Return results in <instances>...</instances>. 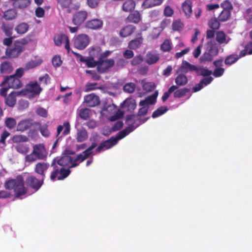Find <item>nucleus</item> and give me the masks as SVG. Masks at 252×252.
<instances>
[{"label":"nucleus","mask_w":252,"mask_h":252,"mask_svg":"<svg viewBox=\"0 0 252 252\" xmlns=\"http://www.w3.org/2000/svg\"><path fill=\"white\" fill-rule=\"evenodd\" d=\"M50 167L49 163L45 162H39L37 163L34 167V171L40 175L41 178L44 180L45 178V171Z\"/></svg>","instance_id":"18"},{"label":"nucleus","mask_w":252,"mask_h":252,"mask_svg":"<svg viewBox=\"0 0 252 252\" xmlns=\"http://www.w3.org/2000/svg\"><path fill=\"white\" fill-rule=\"evenodd\" d=\"M136 27L132 25L125 26L120 31L119 35L123 37H126L131 35L135 31Z\"/></svg>","instance_id":"27"},{"label":"nucleus","mask_w":252,"mask_h":252,"mask_svg":"<svg viewBox=\"0 0 252 252\" xmlns=\"http://www.w3.org/2000/svg\"><path fill=\"white\" fill-rule=\"evenodd\" d=\"M88 15V13L86 11L76 12L73 15L72 22L74 25L79 26L86 21Z\"/></svg>","instance_id":"12"},{"label":"nucleus","mask_w":252,"mask_h":252,"mask_svg":"<svg viewBox=\"0 0 252 252\" xmlns=\"http://www.w3.org/2000/svg\"><path fill=\"white\" fill-rule=\"evenodd\" d=\"M135 85L133 83L126 84L124 86V91L128 93H132L135 91Z\"/></svg>","instance_id":"55"},{"label":"nucleus","mask_w":252,"mask_h":252,"mask_svg":"<svg viewBox=\"0 0 252 252\" xmlns=\"http://www.w3.org/2000/svg\"><path fill=\"white\" fill-rule=\"evenodd\" d=\"M51 166L53 167V171L50 174V179L52 181H56V179L58 180H63L67 177L71 173L70 168H65L64 167L59 168L54 162H52Z\"/></svg>","instance_id":"3"},{"label":"nucleus","mask_w":252,"mask_h":252,"mask_svg":"<svg viewBox=\"0 0 252 252\" xmlns=\"http://www.w3.org/2000/svg\"><path fill=\"white\" fill-rule=\"evenodd\" d=\"M24 74V68L20 67L17 69L14 74L6 76L4 80L0 83V86L7 85L8 88L13 89L21 88L23 84L20 79Z\"/></svg>","instance_id":"2"},{"label":"nucleus","mask_w":252,"mask_h":252,"mask_svg":"<svg viewBox=\"0 0 252 252\" xmlns=\"http://www.w3.org/2000/svg\"><path fill=\"white\" fill-rule=\"evenodd\" d=\"M159 60L158 54L149 52L145 57V61L149 65H152L157 63Z\"/></svg>","instance_id":"26"},{"label":"nucleus","mask_w":252,"mask_h":252,"mask_svg":"<svg viewBox=\"0 0 252 252\" xmlns=\"http://www.w3.org/2000/svg\"><path fill=\"white\" fill-rule=\"evenodd\" d=\"M213 56L211 53L205 52L200 57V60L201 63H205L210 62L213 60Z\"/></svg>","instance_id":"49"},{"label":"nucleus","mask_w":252,"mask_h":252,"mask_svg":"<svg viewBox=\"0 0 252 252\" xmlns=\"http://www.w3.org/2000/svg\"><path fill=\"white\" fill-rule=\"evenodd\" d=\"M177 89H178V87L172 85L168 89L167 92H165L162 96V101H165L169 96L170 94L174 92L175 91H176Z\"/></svg>","instance_id":"54"},{"label":"nucleus","mask_w":252,"mask_h":252,"mask_svg":"<svg viewBox=\"0 0 252 252\" xmlns=\"http://www.w3.org/2000/svg\"><path fill=\"white\" fill-rule=\"evenodd\" d=\"M29 25L26 23H22L16 26L15 30L20 34H23L27 32L29 30Z\"/></svg>","instance_id":"39"},{"label":"nucleus","mask_w":252,"mask_h":252,"mask_svg":"<svg viewBox=\"0 0 252 252\" xmlns=\"http://www.w3.org/2000/svg\"><path fill=\"white\" fill-rule=\"evenodd\" d=\"M190 90L187 88L177 89L174 93V96L176 98H181L185 96L187 93H189Z\"/></svg>","instance_id":"45"},{"label":"nucleus","mask_w":252,"mask_h":252,"mask_svg":"<svg viewBox=\"0 0 252 252\" xmlns=\"http://www.w3.org/2000/svg\"><path fill=\"white\" fill-rule=\"evenodd\" d=\"M54 41L55 44L57 46H61L63 42H65L64 48L67 51V53L70 52V44L68 37L65 34L61 33L54 36Z\"/></svg>","instance_id":"10"},{"label":"nucleus","mask_w":252,"mask_h":252,"mask_svg":"<svg viewBox=\"0 0 252 252\" xmlns=\"http://www.w3.org/2000/svg\"><path fill=\"white\" fill-rule=\"evenodd\" d=\"M33 125L32 120L30 119H26L20 121L16 126V130L20 132H24L30 129Z\"/></svg>","instance_id":"20"},{"label":"nucleus","mask_w":252,"mask_h":252,"mask_svg":"<svg viewBox=\"0 0 252 252\" xmlns=\"http://www.w3.org/2000/svg\"><path fill=\"white\" fill-rule=\"evenodd\" d=\"M58 4L63 9H66L68 12H70V7L72 4V0H57Z\"/></svg>","instance_id":"43"},{"label":"nucleus","mask_w":252,"mask_h":252,"mask_svg":"<svg viewBox=\"0 0 252 252\" xmlns=\"http://www.w3.org/2000/svg\"><path fill=\"white\" fill-rule=\"evenodd\" d=\"M226 37V34L223 31H219L216 33V41L220 44L228 43V40H227Z\"/></svg>","instance_id":"36"},{"label":"nucleus","mask_w":252,"mask_h":252,"mask_svg":"<svg viewBox=\"0 0 252 252\" xmlns=\"http://www.w3.org/2000/svg\"><path fill=\"white\" fill-rule=\"evenodd\" d=\"M17 14L16 10L15 9L11 8L3 13V17L7 21L12 20L16 17Z\"/></svg>","instance_id":"35"},{"label":"nucleus","mask_w":252,"mask_h":252,"mask_svg":"<svg viewBox=\"0 0 252 252\" xmlns=\"http://www.w3.org/2000/svg\"><path fill=\"white\" fill-rule=\"evenodd\" d=\"M135 127L133 124L132 123L131 125H129L127 127L118 133L116 137H113V139L116 140L117 143L119 140L122 139L126 137L129 133L133 131Z\"/></svg>","instance_id":"25"},{"label":"nucleus","mask_w":252,"mask_h":252,"mask_svg":"<svg viewBox=\"0 0 252 252\" xmlns=\"http://www.w3.org/2000/svg\"><path fill=\"white\" fill-rule=\"evenodd\" d=\"M103 21L99 19H94L85 23V27L92 30H97L102 28Z\"/></svg>","instance_id":"22"},{"label":"nucleus","mask_w":252,"mask_h":252,"mask_svg":"<svg viewBox=\"0 0 252 252\" xmlns=\"http://www.w3.org/2000/svg\"><path fill=\"white\" fill-rule=\"evenodd\" d=\"M19 92H12L5 97V102L9 107H13L16 102V96L20 94Z\"/></svg>","instance_id":"30"},{"label":"nucleus","mask_w":252,"mask_h":252,"mask_svg":"<svg viewBox=\"0 0 252 252\" xmlns=\"http://www.w3.org/2000/svg\"><path fill=\"white\" fill-rule=\"evenodd\" d=\"M13 70L12 63L9 61H4L0 64V73L2 74H10Z\"/></svg>","instance_id":"23"},{"label":"nucleus","mask_w":252,"mask_h":252,"mask_svg":"<svg viewBox=\"0 0 252 252\" xmlns=\"http://www.w3.org/2000/svg\"><path fill=\"white\" fill-rule=\"evenodd\" d=\"M4 124L9 129H13L15 127L17 126V123L16 120L12 117L6 118L4 121Z\"/></svg>","instance_id":"42"},{"label":"nucleus","mask_w":252,"mask_h":252,"mask_svg":"<svg viewBox=\"0 0 252 252\" xmlns=\"http://www.w3.org/2000/svg\"><path fill=\"white\" fill-rule=\"evenodd\" d=\"M172 29L174 31H180L183 27V24L180 20H176L172 23Z\"/></svg>","instance_id":"58"},{"label":"nucleus","mask_w":252,"mask_h":252,"mask_svg":"<svg viewBox=\"0 0 252 252\" xmlns=\"http://www.w3.org/2000/svg\"><path fill=\"white\" fill-rule=\"evenodd\" d=\"M197 68V66L191 64L186 61H183L180 68L177 70L176 73L183 72L186 73L189 71H195L196 72Z\"/></svg>","instance_id":"19"},{"label":"nucleus","mask_w":252,"mask_h":252,"mask_svg":"<svg viewBox=\"0 0 252 252\" xmlns=\"http://www.w3.org/2000/svg\"><path fill=\"white\" fill-rule=\"evenodd\" d=\"M84 99V103L90 107H95L100 103L99 97L93 93L85 95Z\"/></svg>","instance_id":"13"},{"label":"nucleus","mask_w":252,"mask_h":252,"mask_svg":"<svg viewBox=\"0 0 252 252\" xmlns=\"http://www.w3.org/2000/svg\"><path fill=\"white\" fill-rule=\"evenodd\" d=\"M175 79V82L176 84V86L182 87L185 86L188 82V79L186 75L183 72H179Z\"/></svg>","instance_id":"29"},{"label":"nucleus","mask_w":252,"mask_h":252,"mask_svg":"<svg viewBox=\"0 0 252 252\" xmlns=\"http://www.w3.org/2000/svg\"><path fill=\"white\" fill-rule=\"evenodd\" d=\"M92 149L88 147L86 150L84 151L82 153L78 154L75 157V163L72 165V167H76L78 166L80 163L84 161L86 159L88 158L92 154Z\"/></svg>","instance_id":"16"},{"label":"nucleus","mask_w":252,"mask_h":252,"mask_svg":"<svg viewBox=\"0 0 252 252\" xmlns=\"http://www.w3.org/2000/svg\"><path fill=\"white\" fill-rule=\"evenodd\" d=\"M163 0H145L143 3L145 8H148L155 6L160 5Z\"/></svg>","instance_id":"40"},{"label":"nucleus","mask_w":252,"mask_h":252,"mask_svg":"<svg viewBox=\"0 0 252 252\" xmlns=\"http://www.w3.org/2000/svg\"><path fill=\"white\" fill-rule=\"evenodd\" d=\"M142 20V15L140 12L137 10L131 12L126 19V23L138 24Z\"/></svg>","instance_id":"21"},{"label":"nucleus","mask_w":252,"mask_h":252,"mask_svg":"<svg viewBox=\"0 0 252 252\" xmlns=\"http://www.w3.org/2000/svg\"><path fill=\"white\" fill-rule=\"evenodd\" d=\"M182 10L187 17L192 14V2L190 0H186L182 4Z\"/></svg>","instance_id":"32"},{"label":"nucleus","mask_w":252,"mask_h":252,"mask_svg":"<svg viewBox=\"0 0 252 252\" xmlns=\"http://www.w3.org/2000/svg\"><path fill=\"white\" fill-rule=\"evenodd\" d=\"M74 161L75 158L64 153L60 158H54L52 162H55L56 165L62 167L67 166L68 168H74L75 167H72V165L75 163Z\"/></svg>","instance_id":"4"},{"label":"nucleus","mask_w":252,"mask_h":252,"mask_svg":"<svg viewBox=\"0 0 252 252\" xmlns=\"http://www.w3.org/2000/svg\"><path fill=\"white\" fill-rule=\"evenodd\" d=\"M143 38L142 37L141 33H138L136 37L130 41L128 43V47L132 50L138 48L143 42Z\"/></svg>","instance_id":"24"},{"label":"nucleus","mask_w":252,"mask_h":252,"mask_svg":"<svg viewBox=\"0 0 252 252\" xmlns=\"http://www.w3.org/2000/svg\"><path fill=\"white\" fill-rule=\"evenodd\" d=\"M39 64L36 61H31L25 64V68L26 69L29 70L38 66Z\"/></svg>","instance_id":"63"},{"label":"nucleus","mask_w":252,"mask_h":252,"mask_svg":"<svg viewBox=\"0 0 252 252\" xmlns=\"http://www.w3.org/2000/svg\"><path fill=\"white\" fill-rule=\"evenodd\" d=\"M72 53L81 62L85 63L88 67H94L96 66H98V61L94 60V58L91 57L85 58L81 54L72 51Z\"/></svg>","instance_id":"15"},{"label":"nucleus","mask_w":252,"mask_h":252,"mask_svg":"<svg viewBox=\"0 0 252 252\" xmlns=\"http://www.w3.org/2000/svg\"><path fill=\"white\" fill-rule=\"evenodd\" d=\"M40 132L42 136L48 137L50 135V132L48 129V126L46 125L40 126L39 127Z\"/></svg>","instance_id":"57"},{"label":"nucleus","mask_w":252,"mask_h":252,"mask_svg":"<svg viewBox=\"0 0 252 252\" xmlns=\"http://www.w3.org/2000/svg\"><path fill=\"white\" fill-rule=\"evenodd\" d=\"M24 50L25 48L21 47L15 42L12 46L7 48L5 54L9 58H15L19 56Z\"/></svg>","instance_id":"8"},{"label":"nucleus","mask_w":252,"mask_h":252,"mask_svg":"<svg viewBox=\"0 0 252 252\" xmlns=\"http://www.w3.org/2000/svg\"><path fill=\"white\" fill-rule=\"evenodd\" d=\"M224 71V68L222 67H216L212 74L215 77H219L223 74Z\"/></svg>","instance_id":"60"},{"label":"nucleus","mask_w":252,"mask_h":252,"mask_svg":"<svg viewBox=\"0 0 252 252\" xmlns=\"http://www.w3.org/2000/svg\"><path fill=\"white\" fill-rule=\"evenodd\" d=\"M50 76L47 74H45L43 76H41L39 78V82L41 84L44 85H47L50 81Z\"/></svg>","instance_id":"61"},{"label":"nucleus","mask_w":252,"mask_h":252,"mask_svg":"<svg viewBox=\"0 0 252 252\" xmlns=\"http://www.w3.org/2000/svg\"><path fill=\"white\" fill-rule=\"evenodd\" d=\"M1 29L5 35L10 36L12 34V28L4 23L2 24Z\"/></svg>","instance_id":"56"},{"label":"nucleus","mask_w":252,"mask_h":252,"mask_svg":"<svg viewBox=\"0 0 252 252\" xmlns=\"http://www.w3.org/2000/svg\"><path fill=\"white\" fill-rule=\"evenodd\" d=\"M28 140V137L23 135H15L12 138V141L16 143L27 142Z\"/></svg>","instance_id":"51"},{"label":"nucleus","mask_w":252,"mask_h":252,"mask_svg":"<svg viewBox=\"0 0 252 252\" xmlns=\"http://www.w3.org/2000/svg\"><path fill=\"white\" fill-rule=\"evenodd\" d=\"M101 49L99 46L92 47L89 52L90 56L93 58L99 57Z\"/></svg>","instance_id":"47"},{"label":"nucleus","mask_w":252,"mask_h":252,"mask_svg":"<svg viewBox=\"0 0 252 252\" xmlns=\"http://www.w3.org/2000/svg\"><path fill=\"white\" fill-rule=\"evenodd\" d=\"M239 59V57L237 54H231L227 56L224 61V63L225 65H231L236 63Z\"/></svg>","instance_id":"37"},{"label":"nucleus","mask_w":252,"mask_h":252,"mask_svg":"<svg viewBox=\"0 0 252 252\" xmlns=\"http://www.w3.org/2000/svg\"><path fill=\"white\" fill-rule=\"evenodd\" d=\"M89 114L90 110L86 108L81 109L79 112L80 117L84 120H87L89 118Z\"/></svg>","instance_id":"52"},{"label":"nucleus","mask_w":252,"mask_h":252,"mask_svg":"<svg viewBox=\"0 0 252 252\" xmlns=\"http://www.w3.org/2000/svg\"><path fill=\"white\" fill-rule=\"evenodd\" d=\"M172 49L171 44L169 39H165L160 45V50L164 52H169Z\"/></svg>","instance_id":"48"},{"label":"nucleus","mask_w":252,"mask_h":252,"mask_svg":"<svg viewBox=\"0 0 252 252\" xmlns=\"http://www.w3.org/2000/svg\"><path fill=\"white\" fill-rule=\"evenodd\" d=\"M196 73L198 75L206 77L210 76L212 74V71L205 67L197 66Z\"/></svg>","instance_id":"41"},{"label":"nucleus","mask_w":252,"mask_h":252,"mask_svg":"<svg viewBox=\"0 0 252 252\" xmlns=\"http://www.w3.org/2000/svg\"><path fill=\"white\" fill-rule=\"evenodd\" d=\"M213 80V78L211 76L204 77L202 79L200 82L203 85V86H206L210 84Z\"/></svg>","instance_id":"64"},{"label":"nucleus","mask_w":252,"mask_h":252,"mask_svg":"<svg viewBox=\"0 0 252 252\" xmlns=\"http://www.w3.org/2000/svg\"><path fill=\"white\" fill-rule=\"evenodd\" d=\"M98 135H93V136L91 137L90 138V140L91 142V145L89 147L91 149L93 150L94 148H95L98 143Z\"/></svg>","instance_id":"62"},{"label":"nucleus","mask_w":252,"mask_h":252,"mask_svg":"<svg viewBox=\"0 0 252 252\" xmlns=\"http://www.w3.org/2000/svg\"><path fill=\"white\" fill-rule=\"evenodd\" d=\"M142 87L144 91L151 92L155 89L156 85L154 82H145L143 83Z\"/></svg>","instance_id":"53"},{"label":"nucleus","mask_w":252,"mask_h":252,"mask_svg":"<svg viewBox=\"0 0 252 252\" xmlns=\"http://www.w3.org/2000/svg\"><path fill=\"white\" fill-rule=\"evenodd\" d=\"M31 2V0H15L12 1V5L16 8L24 9L27 7Z\"/></svg>","instance_id":"33"},{"label":"nucleus","mask_w":252,"mask_h":252,"mask_svg":"<svg viewBox=\"0 0 252 252\" xmlns=\"http://www.w3.org/2000/svg\"><path fill=\"white\" fill-rule=\"evenodd\" d=\"M158 95V92L157 91L152 95L147 97L144 100L140 101L139 102V105L143 106L147 104H154L157 101Z\"/></svg>","instance_id":"28"},{"label":"nucleus","mask_w":252,"mask_h":252,"mask_svg":"<svg viewBox=\"0 0 252 252\" xmlns=\"http://www.w3.org/2000/svg\"><path fill=\"white\" fill-rule=\"evenodd\" d=\"M15 148L18 153L23 155L26 154L29 151L27 146L21 143L17 144Z\"/></svg>","instance_id":"46"},{"label":"nucleus","mask_w":252,"mask_h":252,"mask_svg":"<svg viewBox=\"0 0 252 252\" xmlns=\"http://www.w3.org/2000/svg\"><path fill=\"white\" fill-rule=\"evenodd\" d=\"M32 153L34 154L37 159H44L46 158V152L43 144H38L33 147Z\"/></svg>","instance_id":"17"},{"label":"nucleus","mask_w":252,"mask_h":252,"mask_svg":"<svg viewBox=\"0 0 252 252\" xmlns=\"http://www.w3.org/2000/svg\"><path fill=\"white\" fill-rule=\"evenodd\" d=\"M31 41V39L29 37H26L21 40L16 41L15 42L21 47L25 48L24 46L28 44Z\"/></svg>","instance_id":"59"},{"label":"nucleus","mask_w":252,"mask_h":252,"mask_svg":"<svg viewBox=\"0 0 252 252\" xmlns=\"http://www.w3.org/2000/svg\"><path fill=\"white\" fill-rule=\"evenodd\" d=\"M44 180L42 178L39 180L35 176L31 175L26 178V183L28 187L33 189L35 191H37L42 186Z\"/></svg>","instance_id":"9"},{"label":"nucleus","mask_w":252,"mask_h":252,"mask_svg":"<svg viewBox=\"0 0 252 252\" xmlns=\"http://www.w3.org/2000/svg\"><path fill=\"white\" fill-rule=\"evenodd\" d=\"M88 132L85 128L78 129L76 133V139L78 142H82L87 139Z\"/></svg>","instance_id":"31"},{"label":"nucleus","mask_w":252,"mask_h":252,"mask_svg":"<svg viewBox=\"0 0 252 252\" xmlns=\"http://www.w3.org/2000/svg\"><path fill=\"white\" fill-rule=\"evenodd\" d=\"M220 22L216 18H212L209 20L208 25L211 29L216 30L220 27Z\"/></svg>","instance_id":"50"},{"label":"nucleus","mask_w":252,"mask_h":252,"mask_svg":"<svg viewBox=\"0 0 252 252\" xmlns=\"http://www.w3.org/2000/svg\"><path fill=\"white\" fill-rule=\"evenodd\" d=\"M221 6L223 9L218 16V20L220 22H225L229 19L232 7L231 3L228 1L224 2Z\"/></svg>","instance_id":"7"},{"label":"nucleus","mask_w":252,"mask_h":252,"mask_svg":"<svg viewBox=\"0 0 252 252\" xmlns=\"http://www.w3.org/2000/svg\"><path fill=\"white\" fill-rule=\"evenodd\" d=\"M136 3L133 0H126L122 5V9L125 12H130L135 7Z\"/></svg>","instance_id":"34"},{"label":"nucleus","mask_w":252,"mask_h":252,"mask_svg":"<svg viewBox=\"0 0 252 252\" xmlns=\"http://www.w3.org/2000/svg\"><path fill=\"white\" fill-rule=\"evenodd\" d=\"M117 144V141L111 137L110 139L101 142L96 148L95 151L96 153H101V152L109 149Z\"/></svg>","instance_id":"14"},{"label":"nucleus","mask_w":252,"mask_h":252,"mask_svg":"<svg viewBox=\"0 0 252 252\" xmlns=\"http://www.w3.org/2000/svg\"><path fill=\"white\" fill-rule=\"evenodd\" d=\"M28 90L30 92L34 94H39L42 91L41 88L36 82L29 84Z\"/></svg>","instance_id":"38"},{"label":"nucleus","mask_w":252,"mask_h":252,"mask_svg":"<svg viewBox=\"0 0 252 252\" xmlns=\"http://www.w3.org/2000/svg\"><path fill=\"white\" fill-rule=\"evenodd\" d=\"M168 110L167 106H160L153 113L152 117L153 118L158 117L166 113Z\"/></svg>","instance_id":"44"},{"label":"nucleus","mask_w":252,"mask_h":252,"mask_svg":"<svg viewBox=\"0 0 252 252\" xmlns=\"http://www.w3.org/2000/svg\"><path fill=\"white\" fill-rule=\"evenodd\" d=\"M70 132V125L68 121H65L63 125H59L57 128V140L54 142L53 149L56 147L59 141L62 139L63 136H66Z\"/></svg>","instance_id":"5"},{"label":"nucleus","mask_w":252,"mask_h":252,"mask_svg":"<svg viewBox=\"0 0 252 252\" xmlns=\"http://www.w3.org/2000/svg\"><path fill=\"white\" fill-rule=\"evenodd\" d=\"M98 66L97 70L100 73L105 72L108 69L113 67L115 64V61L112 59L98 60Z\"/></svg>","instance_id":"11"},{"label":"nucleus","mask_w":252,"mask_h":252,"mask_svg":"<svg viewBox=\"0 0 252 252\" xmlns=\"http://www.w3.org/2000/svg\"><path fill=\"white\" fill-rule=\"evenodd\" d=\"M90 42V38L86 34H80L74 38L73 45L78 50H83L86 48Z\"/></svg>","instance_id":"6"},{"label":"nucleus","mask_w":252,"mask_h":252,"mask_svg":"<svg viewBox=\"0 0 252 252\" xmlns=\"http://www.w3.org/2000/svg\"><path fill=\"white\" fill-rule=\"evenodd\" d=\"M4 187L7 190H13L15 198L26 194L28 191V189L25 187L24 178L21 175L17 176L15 179L7 180L4 183Z\"/></svg>","instance_id":"1"}]
</instances>
